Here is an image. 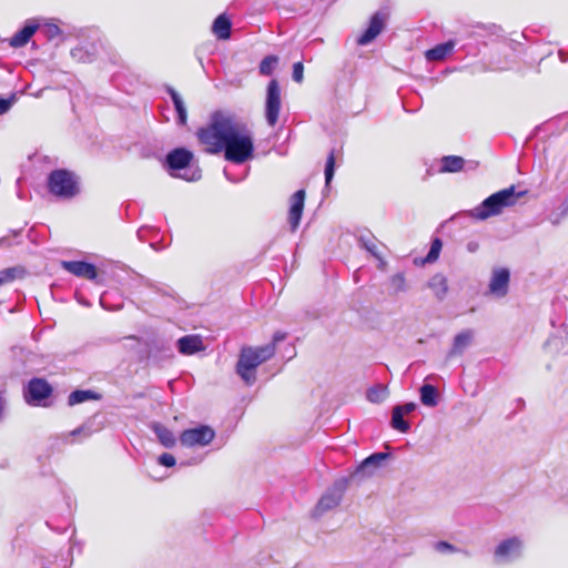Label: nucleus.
<instances>
[{"label":"nucleus","mask_w":568,"mask_h":568,"mask_svg":"<svg viewBox=\"0 0 568 568\" xmlns=\"http://www.w3.org/2000/svg\"><path fill=\"white\" fill-rule=\"evenodd\" d=\"M6 244H8V237L3 236V237L0 239V246L1 245H6Z\"/></svg>","instance_id":"nucleus-54"},{"label":"nucleus","mask_w":568,"mask_h":568,"mask_svg":"<svg viewBox=\"0 0 568 568\" xmlns=\"http://www.w3.org/2000/svg\"><path fill=\"white\" fill-rule=\"evenodd\" d=\"M416 408L417 405L413 402L394 406L389 426H409L404 416L410 414Z\"/></svg>","instance_id":"nucleus-18"},{"label":"nucleus","mask_w":568,"mask_h":568,"mask_svg":"<svg viewBox=\"0 0 568 568\" xmlns=\"http://www.w3.org/2000/svg\"><path fill=\"white\" fill-rule=\"evenodd\" d=\"M196 136L205 152H223L229 162L242 164L253 158L254 140L251 131L229 112H213L209 123L197 130Z\"/></svg>","instance_id":"nucleus-1"},{"label":"nucleus","mask_w":568,"mask_h":568,"mask_svg":"<svg viewBox=\"0 0 568 568\" xmlns=\"http://www.w3.org/2000/svg\"><path fill=\"white\" fill-rule=\"evenodd\" d=\"M48 190L60 200H72L81 192L80 178L67 169L53 170L48 176Z\"/></svg>","instance_id":"nucleus-5"},{"label":"nucleus","mask_w":568,"mask_h":568,"mask_svg":"<svg viewBox=\"0 0 568 568\" xmlns=\"http://www.w3.org/2000/svg\"><path fill=\"white\" fill-rule=\"evenodd\" d=\"M4 405H6V402L4 399L0 396V417L2 416V413L4 410Z\"/></svg>","instance_id":"nucleus-51"},{"label":"nucleus","mask_w":568,"mask_h":568,"mask_svg":"<svg viewBox=\"0 0 568 568\" xmlns=\"http://www.w3.org/2000/svg\"><path fill=\"white\" fill-rule=\"evenodd\" d=\"M278 63L276 55H266L260 63V73L262 75H271Z\"/></svg>","instance_id":"nucleus-33"},{"label":"nucleus","mask_w":568,"mask_h":568,"mask_svg":"<svg viewBox=\"0 0 568 568\" xmlns=\"http://www.w3.org/2000/svg\"><path fill=\"white\" fill-rule=\"evenodd\" d=\"M435 549L437 551L444 552V551H456L457 549L447 541H438L435 545Z\"/></svg>","instance_id":"nucleus-44"},{"label":"nucleus","mask_w":568,"mask_h":568,"mask_svg":"<svg viewBox=\"0 0 568 568\" xmlns=\"http://www.w3.org/2000/svg\"><path fill=\"white\" fill-rule=\"evenodd\" d=\"M13 102V99H4L0 97V114L6 113L9 111Z\"/></svg>","instance_id":"nucleus-45"},{"label":"nucleus","mask_w":568,"mask_h":568,"mask_svg":"<svg viewBox=\"0 0 568 568\" xmlns=\"http://www.w3.org/2000/svg\"><path fill=\"white\" fill-rule=\"evenodd\" d=\"M392 283L393 285L396 286V290L397 291H405V277L403 274L398 273V274H395L393 277H392Z\"/></svg>","instance_id":"nucleus-43"},{"label":"nucleus","mask_w":568,"mask_h":568,"mask_svg":"<svg viewBox=\"0 0 568 568\" xmlns=\"http://www.w3.org/2000/svg\"><path fill=\"white\" fill-rule=\"evenodd\" d=\"M524 542L519 537H510L498 544L494 551V560L497 565L513 562L521 557Z\"/></svg>","instance_id":"nucleus-7"},{"label":"nucleus","mask_w":568,"mask_h":568,"mask_svg":"<svg viewBox=\"0 0 568 568\" xmlns=\"http://www.w3.org/2000/svg\"><path fill=\"white\" fill-rule=\"evenodd\" d=\"M274 355V344L258 347H243L236 364V373L247 385L256 381L255 369Z\"/></svg>","instance_id":"nucleus-3"},{"label":"nucleus","mask_w":568,"mask_h":568,"mask_svg":"<svg viewBox=\"0 0 568 568\" xmlns=\"http://www.w3.org/2000/svg\"><path fill=\"white\" fill-rule=\"evenodd\" d=\"M286 337V333L277 331L274 333L272 342L270 344H274V349L276 348V344L284 341Z\"/></svg>","instance_id":"nucleus-47"},{"label":"nucleus","mask_w":568,"mask_h":568,"mask_svg":"<svg viewBox=\"0 0 568 568\" xmlns=\"http://www.w3.org/2000/svg\"><path fill=\"white\" fill-rule=\"evenodd\" d=\"M178 349L181 354L192 355L204 349L203 341L197 335H186L178 339Z\"/></svg>","instance_id":"nucleus-17"},{"label":"nucleus","mask_w":568,"mask_h":568,"mask_svg":"<svg viewBox=\"0 0 568 568\" xmlns=\"http://www.w3.org/2000/svg\"><path fill=\"white\" fill-rule=\"evenodd\" d=\"M454 47V41L439 43L434 48L427 50L425 52V57L428 61H442L453 51Z\"/></svg>","instance_id":"nucleus-20"},{"label":"nucleus","mask_w":568,"mask_h":568,"mask_svg":"<svg viewBox=\"0 0 568 568\" xmlns=\"http://www.w3.org/2000/svg\"><path fill=\"white\" fill-rule=\"evenodd\" d=\"M73 60L78 62H91L97 54V48L94 43L89 45H78L70 52Z\"/></svg>","instance_id":"nucleus-23"},{"label":"nucleus","mask_w":568,"mask_h":568,"mask_svg":"<svg viewBox=\"0 0 568 568\" xmlns=\"http://www.w3.org/2000/svg\"><path fill=\"white\" fill-rule=\"evenodd\" d=\"M558 55H559V59H560L561 62H567L568 61V55H567V53L564 50H559Z\"/></svg>","instance_id":"nucleus-50"},{"label":"nucleus","mask_w":568,"mask_h":568,"mask_svg":"<svg viewBox=\"0 0 568 568\" xmlns=\"http://www.w3.org/2000/svg\"><path fill=\"white\" fill-rule=\"evenodd\" d=\"M464 159L457 155H447L442 159L443 172H458L464 168Z\"/></svg>","instance_id":"nucleus-28"},{"label":"nucleus","mask_w":568,"mask_h":568,"mask_svg":"<svg viewBox=\"0 0 568 568\" xmlns=\"http://www.w3.org/2000/svg\"><path fill=\"white\" fill-rule=\"evenodd\" d=\"M224 174H225L226 179H227L229 181H231V182H237V181H239V180H235V179L231 178V176L229 175V173H227V171H226V170H224Z\"/></svg>","instance_id":"nucleus-53"},{"label":"nucleus","mask_w":568,"mask_h":568,"mask_svg":"<svg viewBox=\"0 0 568 568\" xmlns=\"http://www.w3.org/2000/svg\"><path fill=\"white\" fill-rule=\"evenodd\" d=\"M387 20V13L383 11L375 12L368 23L367 29L357 39V43L366 45L371 43L384 29Z\"/></svg>","instance_id":"nucleus-11"},{"label":"nucleus","mask_w":568,"mask_h":568,"mask_svg":"<svg viewBox=\"0 0 568 568\" xmlns=\"http://www.w3.org/2000/svg\"><path fill=\"white\" fill-rule=\"evenodd\" d=\"M158 463L164 467H172L175 465V457L169 453H164L158 457Z\"/></svg>","instance_id":"nucleus-42"},{"label":"nucleus","mask_w":568,"mask_h":568,"mask_svg":"<svg viewBox=\"0 0 568 568\" xmlns=\"http://www.w3.org/2000/svg\"><path fill=\"white\" fill-rule=\"evenodd\" d=\"M24 274V268L20 266L8 267L0 271V285L11 282L14 278L22 277Z\"/></svg>","instance_id":"nucleus-30"},{"label":"nucleus","mask_w":568,"mask_h":568,"mask_svg":"<svg viewBox=\"0 0 568 568\" xmlns=\"http://www.w3.org/2000/svg\"><path fill=\"white\" fill-rule=\"evenodd\" d=\"M90 429L91 428H73L68 435V442L71 444L83 442L91 436Z\"/></svg>","instance_id":"nucleus-36"},{"label":"nucleus","mask_w":568,"mask_h":568,"mask_svg":"<svg viewBox=\"0 0 568 568\" xmlns=\"http://www.w3.org/2000/svg\"><path fill=\"white\" fill-rule=\"evenodd\" d=\"M193 159V153L184 148H178L166 154L165 163L171 171L186 169Z\"/></svg>","instance_id":"nucleus-12"},{"label":"nucleus","mask_w":568,"mask_h":568,"mask_svg":"<svg viewBox=\"0 0 568 568\" xmlns=\"http://www.w3.org/2000/svg\"><path fill=\"white\" fill-rule=\"evenodd\" d=\"M389 395L387 386L377 384L366 392V398L374 404L383 403Z\"/></svg>","instance_id":"nucleus-27"},{"label":"nucleus","mask_w":568,"mask_h":568,"mask_svg":"<svg viewBox=\"0 0 568 568\" xmlns=\"http://www.w3.org/2000/svg\"><path fill=\"white\" fill-rule=\"evenodd\" d=\"M398 429L402 430V432H406L408 428L402 427V428H398Z\"/></svg>","instance_id":"nucleus-55"},{"label":"nucleus","mask_w":568,"mask_h":568,"mask_svg":"<svg viewBox=\"0 0 568 568\" xmlns=\"http://www.w3.org/2000/svg\"><path fill=\"white\" fill-rule=\"evenodd\" d=\"M526 194V190L516 191L515 185H510L509 187L493 193L476 207L463 211L455 217L465 215L476 221H485L489 217L501 214L504 209L516 205L518 200Z\"/></svg>","instance_id":"nucleus-2"},{"label":"nucleus","mask_w":568,"mask_h":568,"mask_svg":"<svg viewBox=\"0 0 568 568\" xmlns=\"http://www.w3.org/2000/svg\"><path fill=\"white\" fill-rule=\"evenodd\" d=\"M214 428H186L180 437L181 444L187 447L205 446L214 438Z\"/></svg>","instance_id":"nucleus-10"},{"label":"nucleus","mask_w":568,"mask_h":568,"mask_svg":"<svg viewBox=\"0 0 568 568\" xmlns=\"http://www.w3.org/2000/svg\"><path fill=\"white\" fill-rule=\"evenodd\" d=\"M334 173H335V155H334V151H332L329 153V155L327 156L326 164H325V171H324L326 185H329V183L332 182V180L334 178Z\"/></svg>","instance_id":"nucleus-37"},{"label":"nucleus","mask_w":568,"mask_h":568,"mask_svg":"<svg viewBox=\"0 0 568 568\" xmlns=\"http://www.w3.org/2000/svg\"><path fill=\"white\" fill-rule=\"evenodd\" d=\"M166 92L169 93V95L171 97V100L173 102V105H174V109L176 111V114H178V123L180 125H184L186 124V121H187V111H186V106H185V103L182 99V97L179 94V92L173 89L172 87H168L166 89Z\"/></svg>","instance_id":"nucleus-19"},{"label":"nucleus","mask_w":568,"mask_h":568,"mask_svg":"<svg viewBox=\"0 0 568 568\" xmlns=\"http://www.w3.org/2000/svg\"><path fill=\"white\" fill-rule=\"evenodd\" d=\"M179 176L185 179L186 181H196L200 179L201 175L196 171V172H193V174L191 176H184V175H179Z\"/></svg>","instance_id":"nucleus-49"},{"label":"nucleus","mask_w":568,"mask_h":568,"mask_svg":"<svg viewBox=\"0 0 568 568\" xmlns=\"http://www.w3.org/2000/svg\"><path fill=\"white\" fill-rule=\"evenodd\" d=\"M442 247H443V242L439 237H435L433 241H432V244H430V248L425 257V262L426 263H433L435 262L438 256H439V253L442 251Z\"/></svg>","instance_id":"nucleus-35"},{"label":"nucleus","mask_w":568,"mask_h":568,"mask_svg":"<svg viewBox=\"0 0 568 568\" xmlns=\"http://www.w3.org/2000/svg\"><path fill=\"white\" fill-rule=\"evenodd\" d=\"M34 34L36 19H29L27 20L26 26L9 39V44L12 48H22L31 40Z\"/></svg>","instance_id":"nucleus-16"},{"label":"nucleus","mask_w":568,"mask_h":568,"mask_svg":"<svg viewBox=\"0 0 568 568\" xmlns=\"http://www.w3.org/2000/svg\"><path fill=\"white\" fill-rule=\"evenodd\" d=\"M304 67L302 62H295L293 64L292 78L295 82L301 83L303 81Z\"/></svg>","instance_id":"nucleus-41"},{"label":"nucleus","mask_w":568,"mask_h":568,"mask_svg":"<svg viewBox=\"0 0 568 568\" xmlns=\"http://www.w3.org/2000/svg\"><path fill=\"white\" fill-rule=\"evenodd\" d=\"M62 267L78 277L95 280L98 276L97 267L84 261H64Z\"/></svg>","instance_id":"nucleus-13"},{"label":"nucleus","mask_w":568,"mask_h":568,"mask_svg":"<svg viewBox=\"0 0 568 568\" xmlns=\"http://www.w3.org/2000/svg\"><path fill=\"white\" fill-rule=\"evenodd\" d=\"M420 402L428 407H434L438 402V392L435 386L430 384H424L420 389Z\"/></svg>","instance_id":"nucleus-26"},{"label":"nucleus","mask_w":568,"mask_h":568,"mask_svg":"<svg viewBox=\"0 0 568 568\" xmlns=\"http://www.w3.org/2000/svg\"><path fill=\"white\" fill-rule=\"evenodd\" d=\"M24 399L30 406H36V377H32L24 389Z\"/></svg>","instance_id":"nucleus-40"},{"label":"nucleus","mask_w":568,"mask_h":568,"mask_svg":"<svg viewBox=\"0 0 568 568\" xmlns=\"http://www.w3.org/2000/svg\"><path fill=\"white\" fill-rule=\"evenodd\" d=\"M510 272L506 267H495L488 284V293L496 298H503L508 294Z\"/></svg>","instance_id":"nucleus-9"},{"label":"nucleus","mask_w":568,"mask_h":568,"mask_svg":"<svg viewBox=\"0 0 568 568\" xmlns=\"http://www.w3.org/2000/svg\"><path fill=\"white\" fill-rule=\"evenodd\" d=\"M428 287L438 300H443L448 291L447 280L443 274H435L429 278Z\"/></svg>","instance_id":"nucleus-24"},{"label":"nucleus","mask_w":568,"mask_h":568,"mask_svg":"<svg viewBox=\"0 0 568 568\" xmlns=\"http://www.w3.org/2000/svg\"><path fill=\"white\" fill-rule=\"evenodd\" d=\"M466 247H467V251H468L469 253H475V252H477V251H478V248H479V243H478V242H475V241H470V242H468V243H467V246H466Z\"/></svg>","instance_id":"nucleus-48"},{"label":"nucleus","mask_w":568,"mask_h":568,"mask_svg":"<svg viewBox=\"0 0 568 568\" xmlns=\"http://www.w3.org/2000/svg\"><path fill=\"white\" fill-rule=\"evenodd\" d=\"M358 241L362 247L368 251L373 256L378 257V247L374 237L362 235Z\"/></svg>","instance_id":"nucleus-39"},{"label":"nucleus","mask_w":568,"mask_h":568,"mask_svg":"<svg viewBox=\"0 0 568 568\" xmlns=\"http://www.w3.org/2000/svg\"><path fill=\"white\" fill-rule=\"evenodd\" d=\"M52 394L51 385L43 378H38V406L48 404L44 402Z\"/></svg>","instance_id":"nucleus-32"},{"label":"nucleus","mask_w":568,"mask_h":568,"mask_svg":"<svg viewBox=\"0 0 568 568\" xmlns=\"http://www.w3.org/2000/svg\"><path fill=\"white\" fill-rule=\"evenodd\" d=\"M33 184V176L32 173L23 171L22 174L17 180V187H18V196L20 199L31 197L30 193L27 194L24 189H29Z\"/></svg>","instance_id":"nucleus-29"},{"label":"nucleus","mask_w":568,"mask_h":568,"mask_svg":"<svg viewBox=\"0 0 568 568\" xmlns=\"http://www.w3.org/2000/svg\"><path fill=\"white\" fill-rule=\"evenodd\" d=\"M389 457L388 453H374L365 458L354 473L355 476H372L377 469L383 466V463Z\"/></svg>","instance_id":"nucleus-14"},{"label":"nucleus","mask_w":568,"mask_h":568,"mask_svg":"<svg viewBox=\"0 0 568 568\" xmlns=\"http://www.w3.org/2000/svg\"><path fill=\"white\" fill-rule=\"evenodd\" d=\"M347 485V478L343 477L335 480L334 484L329 488H327V490L322 495V497L317 501L313 510V515L315 517H321L325 513L336 508L342 501Z\"/></svg>","instance_id":"nucleus-6"},{"label":"nucleus","mask_w":568,"mask_h":568,"mask_svg":"<svg viewBox=\"0 0 568 568\" xmlns=\"http://www.w3.org/2000/svg\"><path fill=\"white\" fill-rule=\"evenodd\" d=\"M153 430L164 447H172L175 444V436L170 428H153Z\"/></svg>","instance_id":"nucleus-31"},{"label":"nucleus","mask_w":568,"mask_h":568,"mask_svg":"<svg viewBox=\"0 0 568 568\" xmlns=\"http://www.w3.org/2000/svg\"><path fill=\"white\" fill-rule=\"evenodd\" d=\"M12 353H13L16 361L21 362V366L17 367L18 373H19L20 368L21 369L26 368L27 362H30V363L33 362V354L31 352H26V349L23 347H13Z\"/></svg>","instance_id":"nucleus-34"},{"label":"nucleus","mask_w":568,"mask_h":568,"mask_svg":"<svg viewBox=\"0 0 568 568\" xmlns=\"http://www.w3.org/2000/svg\"><path fill=\"white\" fill-rule=\"evenodd\" d=\"M568 215V194L561 202V204L558 207V213H555L550 216V222L554 225H557L560 223L562 219H565Z\"/></svg>","instance_id":"nucleus-38"},{"label":"nucleus","mask_w":568,"mask_h":568,"mask_svg":"<svg viewBox=\"0 0 568 568\" xmlns=\"http://www.w3.org/2000/svg\"><path fill=\"white\" fill-rule=\"evenodd\" d=\"M305 191L298 190L291 197V206L288 212V223L292 231H295L300 225V221L304 210Z\"/></svg>","instance_id":"nucleus-15"},{"label":"nucleus","mask_w":568,"mask_h":568,"mask_svg":"<svg viewBox=\"0 0 568 568\" xmlns=\"http://www.w3.org/2000/svg\"><path fill=\"white\" fill-rule=\"evenodd\" d=\"M38 34L45 43L42 44V60L53 59L55 50L64 42L67 34L72 32L64 24L53 18H38Z\"/></svg>","instance_id":"nucleus-4"},{"label":"nucleus","mask_w":568,"mask_h":568,"mask_svg":"<svg viewBox=\"0 0 568 568\" xmlns=\"http://www.w3.org/2000/svg\"><path fill=\"white\" fill-rule=\"evenodd\" d=\"M281 105L280 84L277 80L272 79L267 84L265 97V120L270 126H274L278 122Z\"/></svg>","instance_id":"nucleus-8"},{"label":"nucleus","mask_w":568,"mask_h":568,"mask_svg":"<svg viewBox=\"0 0 568 568\" xmlns=\"http://www.w3.org/2000/svg\"><path fill=\"white\" fill-rule=\"evenodd\" d=\"M231 20L225 14H220L213 22L212 31L221 40H226L231 37Z\"/></svg>","instance_id":"nucleus-22"},{"label":"nucleus","mask_w":568,"mask_h":568,"mask_svg":"<svg viewBox=\"0 0 568 568\" xmlns=\"http://www.w3.org/2000/svg\"><path fill=\"white\" fill-rule=\"evenodd\" d=\"M473 339V332L470 329H465L458 333L453 342V347L449 352V356L462 354L469 345Z\"/></svg>","instance_id":"nucleus-21"},{"label":"nucleus","mask_w":568,"mask_h":568,"mask_svg":"<svg viewBox=\"0 0 568 568\" xmlns=\"http://www.w3.org/2000/svg\"><path fill=\"white\" fill-rule=\"evenodd\" d=\"M100 395L91 389H77L73 390L68 397V404L74 406L88 400L99 399Z\"/></svg>","instance_id":"nucleus-25"},{"label":"nucleus","mask_w":568,"mask_h":568,"mask_svg":"<svg viewBox=\"0 0 568 568\" xmlns=\"http://www.w3.org/2000/svg\"><path fill=\"white\" fill-rule=\"evenodd\" d=\"M100 304L103 308H109L105 304V294H102L101 297H100Z\"/></svg>","instance_id":"nucleus-52"},{"label":"nucleus","mask_w":568,"mask_h":568,"mask_svg":"<svg viewBox=\"0 0 568 568\" xmlns=\"http://www.w3.org/2000/svg\"><path fill=\"white\" fill-rule=\"evenodd\" d=\"M77 37H91L97 38L98 37V30L95 29H81L79 33H77Z\"/></svg>","instance_id":"nucleus-46"}]
</instances>
